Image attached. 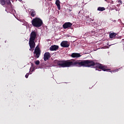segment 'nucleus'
<instances>
[{
    "instance_id": "obj_15",
    "label": "nucleus",
    "mask_w": 124,
    "mask_h": 124,
    "mask_svg": "<svg viewBox=\"0 0 124 124\" xmlns=\"http://www.w3.org/2000/svg\"><path fill=\"white\" fill-rule=\"evenodd\" d=\"M98 11H104L105 10V8L103 7H99L97 8Z\"/></svg>"
},
{
    "instance_id": "obj_1",
    "label": "nucleus",
    "mask_w": 124,
    "mask_h": 124,
    "mask_svg": "<svg viewBox=\"0 0 124 124\" xmlns=\"http://www.w3.org/2000/svg\"><path fill=\"white\" fill-rule=\"evenodd\" d=\"M54 64L58 65L61 67H72L73 66H78V67H91V66H95L96 70L98 71H109L110 69H107V67L104 66L100 63H96L92 60H75L72 59L70 60H55L54 61ZM99 69H101L100 70Z\"/></svg>"
},
{
    "instance_id": "obj_9",
    "label": "nucleus",
    "mask_w": 124,
    "mask_h": 124,
    "mask_svg": "<svg viewBox=\"0 0 124 124\" xmlns=\"http://www.w3.org/2000/svg\"><path fill=\"white\" fill-rule=\"evenodd\" d=\"M29 46L30 48H35V42H34V40H29Z\"/></svg>"
},
{
    "instance_id": "obj_4",
    "label": "nucleus",
    "mask_w": 124,
    "mask_h": 124,
    "mask_svg": "<svg viewBox=\"0 0 124 124\" xmlns=\"http://www.w3.org/2000/svg\"><path fill=\"white\" fill-rule=\"evenodd\" d=\"M41 53V50H40V48H39V47L36 46L33 52L34 55H34L35 58H36V59H38V58L40 57Z\"/></svg>"
},
{
    "instance_id": "obj_21",
    "label": "nucleus",
    "mask_w": 124,
    "mask_h": 124,
    "mask_svg": "<svg viewBox=\"0 0 124 124\" xmlns=\"http://www.w3.org/2000/svg\"><path fill=\"white\" fill-rule=\"evenodd\" d=\"M68 37H69V36H67Z\"/></svg>"
},
{
    "instance_id": "obj_10",
    "label": "nucleus",
    "mask_w": 124,
    "mask_h": 124,
    "mask_svg": "<svg viewBox=\"0 0 124 124\" xmlns=\"http://www.w3.org/2000/svg\"><path fill=\"white\" fill-rule=\"evenodd\" d=\"M59 49V46L53 45L49 47L50 51H57Z\"/></svg>"
},
{
    "instance_id": "obj_2",
    "label": "nucleus",
    "mask_w": 124,
    "mask_h": 124,
    "mask_svg": "<svg viewBox=\"0 0 124 124\" xmlns=\"http://www.w3.org/2000/svg\"><path fill=\"white\" fill-rule=\"evenodd\" d=\"M0 4L1 5H4L6 4V7L7 8L8 10H9V12H13V8L12 7V4H11V2L10 0H0Z\"/></svg>"
},
{
    "instance_id": "obj_11",
    "label": "nucleus",
    "mask_w": 124,
    "mask_h": 124,
    "mask_svg": "<svg viewBox=\"0 0 124 124\" xmlns=\"http://www.w3.org/2000/svg\"><path fill=\"white\" fill-rule=\"evenodd\" d=\"M71 57H72V58H80L81 55L80 53H73L71 54Z\"/></svg>"
},
{
    "instance_id": "obj_16",
    "label": "nucleus",
    "mask_w": 124,
    "mask_h": 124,
    "mask_svg": "<svg viewBox=\"0 0 124 124\" xmlns=\"http://www.w3.org/2000/svg\"><path fill=\"white\" fill-rule=\"evenodd\" d=\"M35 63L36 65H38L39 63H40V62L39 60H37L35 62Z\"/></svg>"
},
{
    "instance_id": "obj_7",
    "label": "nucleus",
    "mask_w": 124,
    "mask_h": 124,
    "mask_svg": "<svg viewBox=\"0 0 124 124\" xmlns=\"http://www.w3.org/2000/svg\"><path fill=\"white\" fill-rule=\"evenodd\" d=\"M69 45V43L66 41H63L61 44V46L63 48H68Z\"/></svg>"
},
{
    "instance_id": "obj_8",
    "label": "nucleus",
    "mask_w": 124,
    "mask_h": 124,
    "mask_svg": "<svg viewBox=\"0 0 124 124\" xmlns=\"http://www.w3.org/2000/svg\"><path fill=\"white\" fill-rule=\"evenodd\" d=\"M72 26V23L70 22H66L62 25L63 28L64 29V30L68 29V28H71Z\"/></svg>"
},
{
    "instance_id": "obj_14",
    "label": "nucleus",
    "mask_w": 124,
    "mask_h": 124,
    "mask_svg": "<svg viewBox=\"0 0 124 124\" xmlns=\"http://www.w3.org/2000/svg\"><path fill=\"white\" fill-rule=\"evenodd\" d=\"M117 34L116 33H111L109 34V38H114L116 37Z\"/></svg>"
},
{
    "instance_id": "obj_12",
    "label": "nucleus",
    "mask_w": 124,
    "mask_h": 124,
    "mask_svg": "<svg viewBox=\"0 0 124 124\" xmlns=\"http://www.w3.org/2000/svg\"><path fill=\"white\" fill-rule=\"evenodd\" d=\"M55 4L57 6V8L59 10H61V1L60 0H56L55 2Z\"/></svg>"
},
{
    "instance_id": "obj_13",
    "label": "nucleus",
    "mask_w": 124,
    "mask_h": 124,
    "mask_svg": "<svg viewBox=\"0 0 124 124\" xmlns=\"http://www.w3.org/2000/svg\"><path fill=\"white\" fill-rule=\"evenodd\" d=\"M31 17H35V16L36 15V12H35L33 9L31 10Z\"/></svg>"
},
{
    "instance_id": "obj_3",
    "label": "nucleus",
    "mask_w": 124,
    "mask_h": 124,
    "mask_svg": "<svg viewBox=\"0 0 124 124\" xmlns=\"http://www.w3.org/2000/svg\"><path fill=\"white\" fill-rule=\"evenodd\" d=\"M31 24L33 27H35V28H39L43 25V21L40 18L35 17L32 20Z\"/></svg>"
},
{
    "instance_id": "obj_19",
    "label": "nucleus",
    "mask_w": 124,
    "mask_h": 124,
    "mask_svg": "<svg viewBox=\"0 0 124 124\" xmlns=\"http://www.w3.org/2000/svg\"><path fill=\"white\" fill-rule=\"evenodd\" d=\"M118 69H116V70H114V71H112V72H111V73H113V72H118Z\"/></svg>"
},
{
    "instance_id": "obj_6",
    "label": "nucleus",
    "mask_w": 124,
    "mask_h": 124,
    "mask_svg": "<svg viewBox=\"0 0 124 124\" xmlns=\"http://www.w3.org/2000/svg\"><path fill=\"white\" fill-rule=\"evenodd\" d=\"M50 58H51V53L48 52L45 53L44 55V61H45V62L48 61Z\"/></svg>"
},
{
    "instance_id": "obj_18",
    "label": "nucleus",
    "mask_w": 124,
    "mask_h": 124,
    "mask_svg": "<svg viewBox=\"0 0 124 124\" xmlns=\"http://www.w3.org/2000/svg\"><path fill=\"white\" fill-rule=\"evenodd\" d=\"M29 73H27L26 75H25V77L26 78H29Z\"/></svg>"
},
{
    "instance_id": "obj_17",
    "label": "nucleus",
    "mask_w": 124,
    "mask_h": 124,
    "mask_svg": "<svg viewBox=\"0 0 124 124\" xmlns=\"http://www.w3.org/2000/svg\"><path fill=\"white\" fill-rule=\"evenodd\" d=\"M119 3H121V4H123V1L121 0H118Z\"/></svg>"
},
{
    "instance_id": "obj_5",
    "label": "nucleus",
    "mask_w": 124,
    "mask_h": 124,
    "mask_svg": "<svg viewBox=\"0 0 124 124\" xmlns=\"http://www.w3.org/2000/svg\"><path fill=\"white\" fill-rule=\"evenodd\" d=\"M36 36H37V32L35 31H32L30 34V40H35V38H36Z\"/></svg>"
},
{
    "instance_id": "obj_20",
    "label": "nucleus",
    "mask_w": 124,
    "mask_h": 124,
    "mask_svg": "<svg viewBox=\"0 0 124 124\" xmlns=\"http://www.w3.org/2000/svg\"><path fill=\"white\" fill-rule=\"evenodd\" d=\"M34 48H32V47H30V51H33V50H34V49H33Z\"/></svg>"
}]
</instances>
